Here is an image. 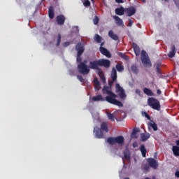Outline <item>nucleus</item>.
<instances>
[{"label":"nucleus","mask_w":179,"mask_h":179,"mask_svg":"<svg viewBox=\"0 0 179 179\" xmlns=\"http://www.w3.org/2000/svg\"><path fill=\"white\" fill-rule=\"evenodd\" d=\"M103 92L108 94V96L105 97V101L110 103V104L117 106V107H124L122 102L116 99L118 96L110 90V87L105 86L103 89Z\"/></svg>","instance_id":"obj_1"},{"label":"nucleus","mask_w":179,"mask_h":179,"mask_svg":"<svg viewBox=\"0 0 179 179\" xmlns=\"http://www.w3.org/2000/svg\"><path fill=\"white\" fill-rule=\"evenodd\" d=\"M110 129H108V124L107 122H103L101 123L100 128L94 127V132L95 133V136L98 139H103L104 138V132L106 134L108 133Z\"/></svg>","instance_id":"obj_2"},{"label":"nucleus","mask_w":179,"mask_h":179,"mask_svg":"<svg viewBox=\"0 0 179 179\" xmlns=\"http://www.w3.org/2000/svg\"><path fill=\"white\" fill-rule=\"evenodd\" d=\"M148 104L149 107H151L153 110H157V111H160V109L162 108L160 101L153 97L148 98Z\"/></svg>","instance_id":"obj_3"},{"label":"nucleus","mask_w":179,"mask_h":179,"mask_svg":"<svg viewBox=\"0 0 179 179\" xmlns=\"http://www.w3.org/2000/svg\"><path fill=\"white\" fill-rule=\"evenodd\" d=\"M141 62L145 68H150L152 66V63L150 62V59H149V56L148 55V53L145 50L141 51Z\"/></svg>","instance_id":"obj_4"},{"label":"nucleus","mask_w":179,"mask_h":179,"mask_svg":"<svg viewBox=\"0 0 179 179\" xmlns=\"http://www.w3.org/2000/svg\"><path fill=\"white\" fill-rule=\"evenodd\" d=\"M78 70L81 75H87L90 72V67L85 62H80L78 65Z\"/></svg>","instance_id":"obj_5"},{"label":"nucleus","mask_w":179,"mask_h":179,"mask_svg":"<svg viewBox=\"0 0 179 179\" xmlns=\"http://www.w3.org/2000/svg\"><path fill=\"white\" fill-rule=\"evenodd\" d=\"M76 50L78 52L76 61L80 64L82 62V57L80 56L85 52V48L82 45V43L79 42L77 43Z\"/></svg>","instance_id":"obj_6"},{"label":"nucleus","mask_w":179,"mask_h":179,"mask_svg":"<svg viewBox=\"0 0 179 179\" xmlns=\"http://www.w3.org/2000/svg\"><path fill=\"white\" fill-rule=\"evenodd\" d=\"M89 66L90 69H95L96 71H97L99 75H103V70L100 69V59L90 62Z\"/></svg>","instance_id":"obj_7"},{"label":"nucleus","mask_w":179,"mask_h":179,"mask_svg":"<svg viewBox=\"0 0 179 179\" xmlns=\"http://www.w3.org/2000/svg\"><path fill=\"white\" fill-rule=\"evenodd\" d=\"M116 93H118V96L120 99H125L127 97V94H125V90L124 88L120 85V84L117 83L115 85Z\"/></svg>","instance_id":"obj_8"},{"label":"nucleus","mask_w":179,"mask_h":179,"mask_svg":"<svg viewBox=\"0 0 179 179\" xmlns=\"http://www.w3.org/2000/svg\"><path fill=\"white\" fill-rule=\"evenodd\" d=\"M99 65L100 66H103V68H110L111 66V62L106 59H100Z\"/></svg>","instance_id":"obj_9"},{"label":"nucleus","mask_w":179,"mask_h":179,"mask_svg":"<svg viewBox=\"0 0 179 179\" xmlns=\"http://www.w3.org/2000/svg\"><path fill=\"white\" fill-rule=\"evenodd\" d=\"M124 13L129 17L134 16L136 13V9L134 7L124 8Z\"/></svg>","instance_id":"obj_10"},{"label":"nucleus","mask_w":179,"mask_h":179,"mask_svg":"<svg viewBox=\"0 0 179 179\" xmlns=\"http://www.w3.org/2000/svg\"><path fill=\"white\" fill-rule=\"evenodd\" d=\"M148 163L149 164L150 167H152V169H157L159 166V164H157V161L153 158H148Z\"/></svg>","instance_id":"obj_11"},{"label":"nucleus","mask_w":179,"mask_h":179,"mask_svg":"<svg viewBox=\"0 0 179 179\" xmlns=\"http://www.w3.org/2000/svg\"><path fill=\"white\" fill-rule=\"evenodd\" d=\"M99 51L101 54H103V55H105V57H107V58H111V53L104 47H100Z\"/></svg>","instance_id":"obj_12"},{"label":"nucleus","mask_w":179,"mask_h":179,"mask_svg":"<svg viewBox=\"0 0 179 179\" xmlns=\"http://www.w3.org/2000/svg\"><path fill=\"white\" fill-rule=\"evenodd\" d=\"M57 24L62 26L65 23V16L64 15H59L57 16Z\"/></svg>","instance_id":"obj_13"},{"label":"nucleus","mask_w":179,"mask_h":179,"mask_svg":"<svg viewBox=\"0 0 179 179\" xmlns=\"http://www.w3.org/2000/svg\"><path fill=\"white\" fill-rule=\"evenodd\" d=\"M115 142L120 145V146H124V139L122 136L115 137Z\"/></svg>","instance_id":"obj_14"},{"label":"nucleus","mask_w":179,"mask_h":179,"mask_svg":"<svg viewBox=\"0 0 179 179\" xmlns=\"http://www.w3.org/2000/svg\"><path fill=\"white\" fill-rule=\"evenodd\" d=\"M113 19L115 20L117 26H120V27H124V21L120 17L117 15L113 16Z\"/></svg>","instance_id":"obj_15"},{"label":"nucleus","mask_w":179,"mask_h":179,"mask_svg":"<svg viewBox=\"0 0 179 179\" xmlns=\"http://www.w3.org/2000/svg\"><path fill=\"white\" fill-rule=\"evenodd\" d=\"M115 12L118 16H122L125 13V8L124 7L117 8L115 10Z\"/></svg>","instance_id":"obj_16"},{"label":"nucleus","mask_w":179,"mask_h":179,"mask_svg":"<svg viewBox=\"0 0 179 179\" xmlns=\"http://www.w3.org/2000/svg\"><path fill=\"white\" fill-rule=\"evenodd\" d=\"M133 48L136 57H139V55H141V48H139L136 43H134Z\"/></svg>","instance_id":"obj_17"},{"label":"nucleus","mask_w":179,"mask_h":179,"mask_svg":"<svg viewBox=\"0 0 179 179\" xmlns=\"http://www.w3.org/2000/svg\"><path fill=\"white\" fill-rule=\"evenodd\" d=\"M93 82L96 92H99V90H100V81H99V79L97 78H94Z\"/></svg>","instance_id":"obj_18"},{"label":"nucleus","mask_w":179,"mask_h":179,"mask_svg":"<svg viewBox=\"0 0 179 179\" xmlns=\"http://www.w3.org/2000/svg\"><path fill=\"white\" fill-rule=\"evenodd\" d=\"M108 36L112 38V40H114L115 41H117L119 40L118 35L114 34V31L113 30L109 31Z\"/></svg>","instance_id":"obj_19"},{"label":"nucleus","mask_w":179,"mask_h":179,"mask_svg":"<svg viewBox=\"0 0 179 179\" xmlns=\"http://www.w3.org/2000/svg\"><path fill=\"white\" fill-rule=\"evenodd\" d=\"M176 52L177 50H176V45H173L171 48V50L168 54V57H169V58H173L176 56Z\"/></svg>","instance_id":"obj_20"},{"label":"nucleus","mask_w":179,"mask_h":179,"mask_svg":"<svg viewBox=\"0 0 179 179\" xmlns=\"http://www.w3.org/2000/svg\"><path fill=\"white\" fill-rule=\"evenodd\" d=\"M94 101H106L105 98L103 97L101 94H98L92 97Z\"/></svg>","instance_id":"obj_21"},{"label":"nucleus","mask_w":179,"mask_h":179,"mask_svg":"<svg viewBox=\"0 0 179 179\" xmlns=\"http://www.w3.org/2000/svg\"><path fill=\"white\" fill-rule=\"evenodd\" d=\"M139 132V129L135 127L134 129H133V131L131 133V138H132L133 139H137L138 135V133Z\"/></svg>","instance_id":"obj_22"},{"label":"nucleus","mask_w":179,"mask_h":179,"mask_svg":"<svg viewBox=\"0 0 179 179\" xmlns=\"http://www.w3.org/2000/svg\"><path fill=\"white\" fill-rule=\"evenodd\" d=\"M143 90V93L146 94V96H155V93H153V92L151 91V90L149 88L144 87Z\"/></svg>","instance_id":"obj_23"},{"label":"nucleus","mask_w":179,"mask_h":179,"mask_svg":"<svg viewBox=\"0 0 179 179\" xmlns=\"http://www.w3.org/2000/svg\"><path fill=\"white\" fill-rule=\"evenodd\" d=\"M110 77L113 80H117V70L114 67L112 69Z\"/></svg>","instance_id":"obj_24"},{"label":"nucleus","mask_w":179,"mask_h":179,"mask_svg":"<svg viewBox=\"0 0 179 179\" xmlns=\"http://www.w3.org/2000/svg\"><path fill=\"white\" fill-rule=\"evenodd\" d=\"M124 159H127V160H131V152H129V150H126L123 152Z\"/></svg>","instance_id":"obj_25"},{"label":"nucleus","mask_w":179,"mask_h":179,"mask_svg":"<svg viewBox=\"0 0 179 179\" xmlns=\"http://www.w3.org/2000/svg\"><path fill=\"white\" fill-rule=\"evenodd\" d=\"M172 151L174 156L178 157L179 156V147L177 145H174L172 148Z\"/></svg>","instance_id":"obj_26"},{"label":"nucleus","mask_w":179,"mask_h":179,"mask_svg":"<svg viewBox=\"0 0 179 179\" xmlns=\"http://www.w3.org/2000/svg\"><path fill=\"white\" fill-rule=\"evenodd\" d=\"M48 15H49V17L50 19H52L54 17V16L55 15V13H54V7L50 6L48 10Z\"/></svg>","instance_id":"obj_27"},{"label":"nucleus","mask_w":179,"mask_h":179,"mask_svg":"<svg viewBox=\"0 0 179 179\" xmlns=\"http://www.w3.org/2000/svg\"><path fill=\"white\" fill-rule=\"evenodd\" d=\"M141 141L143 142H146V141L148 140L149 138H150V134H141Z\"/></svg>","instance_id":"obj_28"},{"label":"nucleus","mask_w":179,"mask_h":179,"mask_svg":"<svg viewBox=\"0 0 179 179\" xmlns=\"http://www.w3.org/2000/svg\"><path fill=\"white\" fill-rule=\"evenodd\" d=\"M140 150L141 152V155L143 156V157H146V148H145V145H141L140 146Z\"/></svg>","instance_id":"obj_29"},{"label":"nucleus","mask_w":179,"mask_h":179,"mask_svg":"<svg viewBox=\"0 0 179 179\" xmlns=\"http://www.w3.org/2000/svg\"><path fill=\"white\" fill-rule=\"evenodd\" d=\"M107 142L110 145H115V137H109V138H108Z\"/></svg>","instance_id":"obj_30"},{"label":"nucleus","mask_w":179,"mask_h":179,"mask_svg":"<svg viewBox=\"0 0 179 179\" xmlns=\"http://www.w3.org/2000/svg\"><path fill=\"white\" fill-rule=\"evenodd\" d=\"M118 55L123 58V59H126V61H128V59H129V57H128V55H125V53H122L121 52H117Z\"/></svg>","instance_id":"obj_31"},{"label":"nucleus","mask_w":179,"mask_h":179,"mask_svg":"<svg viewBox=\"0 0 179 179\" xmlns=\"http://www.w3.org/2000/svg\"><path fill=\"white\" fill-rule=\"evenodd\" d=\"M115 68L117 72H122V71H124V66L121 64H117Z\"/></svg>","instance_id":"obj_32"},{"label":"nucleus","mask_w":179,"mask_h":179,"mask_svg":"<svg viewBox=\"0 0 179 179\" xmlns=\"http://www.w3.org/2000/svg\"><path fill=\"white\" fill-rule=\"evenodd\" d=\"M131 69L132 72L136 75L138 73V72H139V69H138V66H136V64L132 65Z\"/></svg>","instance_id":"obj_33"},{"label":"nucleus","mask_w":179,"mask_h":179,"mask_svg":"<svg viewBox=\"0 0 179 179\" xmlns=\"http://www.w3.org/2000/svg\"><path fill=\"white\" fill-rule=\"evenodd\" d=\"M107 116H108V120H111L112 122L115 121L114 115H113V113H107Z\"/></svg>","instance_id":"obj_34"},{"label":"nucleus","mask_w":179,"mask_h":179,"mask_svg":"<svg viewBox=\"0 0 179 179\" xmlns=\"http://www.w3.org/2000/svg\"><path fill=\"white\" fill-rule=\"evenodd\" d=\"M94 40L96 41V43H101V36H100L99 34H96Z\"/></svg>","instance_id":"obj_35"},{"label":"nucleus","mask_w":179,"mask_h":179,"mask_svg":"<svg viewBox=\"0 0 179 179\" xmlns=\"http://www.w3.org/2000/svg\"><path fill=\"white\" fill-rule=\"evenodd\" d=\"M60 44H61V34H59L57 36V44H56L57 47H59Z\"/></svg>","instance_id":"obj_36"},{"label":"nucleus","mask_w":179,"mask_h":179,"mask_svg":"<svg viewBox=\"0 0 179 179\" xmlns=\"http://www.w3.org/2000/svg\"><path fill=\"white\" fill-rule=\"evenodd\" d=\"M150 127L154 131H157V124L155 122L150 123Z\"/></svg>","instance_id":"obj_37"},{"label":"nucleus","mask_w":179,"mask_h":179,"mask_svg":"<svg viewBox=\"0 0 179 179\" xmlns=\"http://www.w3.org/2000/svg\"><path fill=\"white\" fill-rule=\"evenodd\" d=\"M142 115L143 116V117H145V118H147L148 120H150V115H149L148 114V113H146L145 111H143L142 112Z\"/></svg>","instance_id":"obj_38"},{"label":"nucleus","mask_w":179,"mask_h":179,"mask_svg":"<svg viewBox=\"0 0 179 179\" xmlns=\"http://www.w3.org/2000/svg\"><path fill=\"white\" fill-rule=\"evenodd\" d=\"M83 5H84V6H90V5H91L90 1L84 0Z\"/></svg>","instance_id":"obj_39"},{"label":"nucleus","mask_w":179,"mask_h":179,"mask_svg":"<svg viewBox=\"0 0 179 179\" xmlns=\"http://www.w3.org/2000/svg\"><path fill=\"white\" fill-rule=\"evenodd\" d=\"M99 17L97 16H95L94 20H93V22H94V24H99Z\"/></svg>","instance_id":"obj_40"},{"label":"nucleus","mask_w":179,"mask_h":179,"mask_svg":"<svg viewBox=\"0 0 179 179\" xmlns=\"http://www.w3.org/2000/svg\"><path fill=\"white\" fill-rule=\"evenodd\" d=\"M77 79H78V80L80 81L82 83L85 82V79H83V77H82V76H77Z\"/></svg>","instance_id":"obj_41"},{"label":"nucleus","mask_w":179,"mask_h":179,"mask_svg":"<svg viewBox=\"0 0 179 179\" xmlns=\"http://www.w3.org/2000/svg\"><path fill=\"white\" fill-rule=\"evenodd\" d=\"M99 76L101 78V80L103 83H106V77H104V73H103V74H99Z\"/></svg>","instance_id":"obj_42"},{"label":"nucleus","mask_w":179,"mask_h":179,"mask_svg":"<svg viewBox=\"0 0 179 179\" xmlns=\"http://www.w3.org/2000/svg\"><path fill=\"white\" fill-rule=\"evenodd\" d=\"M132 24H134V21H132L131 19H129V23L127 24L128 27H132Z\"/></svg>","instance_id":"obj_43"},{"label":"nucleus","mask_w":179,"mask_h":179,"mask_svg":"<svg viewBox=\"0 0 179 179\" xmlns=\"http://www.w3.org/2000/svg\"><path fill=\"white\" fill-rule=\"evenodd\" d=\"M114 82H115V80H108V85H109V87H111V86H113V85H114Z\"/></svg>","instance_id":"obj_44"},{"label":"nucleus","mask_w":179,"mask_h":179,"mask_svg":"<svg viewBox=\"0 0 179 179\" xmlns=\"http://www.w3.org/2000/svg\"><path fill=\"white\" fill-rule=\"evenodd\" d=\"M156 69H157V73H162V72L160 71V64H157L156 66Z\"/></svg>","instance_id":"obj_45"},{"label":"nucleus","mask_w":179,"mask_h":179,"mask_svg":"<svg viewBox=\"0 0 179 179\" xmlns=\"http://www.w3.org/2000/svg\"><path fill=\"white\" fill-rule=\"evenodd\" d=\"M135 92H136V94H138V96H141V90L136 89Z\"/></svg>","instance_id":"obj_46"},{"label":"nucleus","mask_w":179,"mask_h":179,"mask_svg":"<svg viewBox=\"0 0 179 179\" xmlns=\"http://www.w3.org/2000/svg\"><path fill=\"white\" fill-rule=\"evenodd\" d=\"M144 169L146 171H149V170L150 169V167L149 166V165H146V166H144Z\"/></svg>","instance_id":"obj_47"},{"label":"nucleus","mask_w":179,"mask_h":179,"mask_svg":"<svg viewBox=\"0 0 179 179\" xmlns=\"http://www.w3.org/2000/svg\"><path fill=\"white\" fill-rule=\"evenodd\" d=\"M69 44H71V43H69V42H64L63 43V45H64V47H68V45H69Z\"/></svg>","instance_id":"obj_48"},{"label":"nucleus","mask_w":179,"mask_h":179,"mask_svg":"<svg viewBox=\"0 0 179 179\" xmlns=\"http://www.w3.org/2000/svg\"><path fill=\"white\" fill-rule=\"evenodd\" d=\"M157 94H158V96H160V94H162V90H157Z\"/></svg>","instance_id":"obj_49"},{"label":"nucleus","mask_w":179,"mask_h":179,"mask_svg":"<svg viewBox=\"0 0 179 179\" xmlns=\"http://www.w3.org/2000/svg\"><path fill=\"white\" fill-rule=\"evenodd\" d=\"M115 2H117V3H122L124 1L122 0H115Z\"/></svg>","instance_id":"obj_50"},{"label":"nucleus","mask_w":179,"mask_h":179,"mask_svg":"<svg viewBox=\"0 0 179 179\" xmlns=\"http://www.w3.org/2000/svg\"><path fill=\"white\" fill-rule=\"evenodd\" d=\"M133 148H138V143L136 142L133 143Z\"/></svg>","instance_id":"obj_51"},{"label":"nucleus","mask_w":179,"mask_h":179,"mask_svg":"<svg viewBox=\"0 0 179 179\" xmlns=\"http://www.w3.org/2000/svg\"><path fill=\"white\" fill-rule=\"evenodd\" d=\"M176 177H177L178 178H179V171H177L175 173Z\"/></svg>","instance_id":"obj_52"},{"label":"nucleus","mask_w":179,"mask_h":179,"mask_svg":"<svg viewBox=\"0 0 179 179\" xmlns=\"http://www.w3.org/2000/svg\"><path fill=\"white\" fill-rule=\"evenodd\" d=\"M176 143L177 146H179V139L176 141Z\"/></svg>","instance_id":"obj_53"},{"label":"nucleus","mask_w":179,"mask_h":179,"mask_svg":"<svg viewBox=\"0 0 179 179\" xmlns=\"http://www.w3.org/2000/svg\"><path fill=\"white\" fill-rule=\"evenodd\" d=\"M103 45H104V43H101V47H103Z\"/></svg>","instance_id":"obj_54"},{"label":"nucleus","mask_w":179,"mask_h":179,"mask_svg":"<svg viewBox=\"0 0 179 179\" xmlns=\"http://www.w3.org/2000/svg\"><path fill=\"white\" fill-rule=\"evenodd\" d=\"M83 62H85V65H86V64L87 63V60H85V61Z\"/></svg>","instance_id":"obj_55"},{"label":"nucleus","mask_w":179,"mask_h":179,"mask_svg":"<svg viewBox=\"0 0 179 179\" xmlns=\"http://www.w3.org/2000/svg\"><path fill=\"white\" fill-rule=\"evenodd\" d=\"M76 29H77L78 31H79V29H78V27H76Z\"/></svg>","instance_id":"obj_56"},{"label":"nucleus","mask_w":179,"mask_h":179,"mask_svg":"<svg viewBox=\"0 0 179 179\" xmlns=\"http://www.w3.org/2000/svg\"><path fill=\"white\" fill-rule=\"evenodd\" d=\"M143 1V2H146V1L145 0H142Z\"/></svg>","instance_id":"obj_57"},{"label":"nucleus","mask_w":179,"mask_h":179,"mask_svg":"<svg viewBox=\"0 0 179 179\" xmlns=\"http://www.w3.org/2000/svg\"><path fill=\"white\" fill-rule=\"evenodd\" d=\"M92 2H94V0H91Z\"/></svg>","instance_id":"obj_58"},{"label":"nucleus","mask_w":179,"mask_h":179,"mask_svg":"<svg viewBox=\"0 0 179 179\" xmlns=\"http://www.w3.org/2000/svg\"><path fill=\"white\" fill-rule=\"evenodd\" d=\"M178 29H179V24H178Z\"/></svg>","instance_id":"obj_59"},{"label":"nucleus","mask_w":179,"mask_h":179,"mask_svg":"<svg viewBox=\"0 0 179 179\" xmlns=\"http://www.w3.org/2000/svg\"><path fill=\"white\" fill-rule=\"evenodd\" d=\"M145 179H150V178H149L147 177V178H145Z\"/></svg>","instance_id":"obj_60"},{"label":"nucleus","mask_w":179,"mask_h":179,"mask_svg":"<svg viewBox=\"0 0 179 179\" xmlns=\"http://www.w3.org/2000/svg\"><path fill=\"white\" fill-rule=\"evenodd\" d=\"M166 2H167V1H169V0H164Z\"/></svg>","instance_id":"obj_61"},{"label":"nucleus","mask_w":179,"mask_h":179,"mask_svg":"<svg viewBox=\"0 0 179 179\" xmlns=\"http://www.w3.org/2000/svg\"><path fill=\"white\" fill-rule=\"evenodd\" d=\"M42 1H44V0H42Z\"/></svg>","instance_id":"obj_62"}]
</instances>
